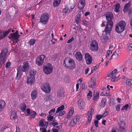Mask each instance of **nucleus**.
<instances>
[{
    "label": "nucleus",
    "instance_id": "f257e3e1",
    "mask_svg": "<svg viewBox=\"0 0 132 132\" xmlns=\"http://www.w3.org/2000/svg\"><path fill=\"white\" fill-rule=\"evenodd\" d=\"M105 15L107 22L104 31L106 35L110 33L112 30L113 26L112 20L113 19L114 16L113 13L111 12H108Z\"/></svg>",
    "mask_w": 132,
    "mask_h": 132
},
{
    "label": "nucleus",
    "instance_id": "f03ea898",
    "mask_svg": "<svg viewBox=\"0 0 132 132\" xmlns=\"http://www.w3.org/2000/svg\"><path fill=\"white\" fill-rule=\"evenodd\" d=\"M63 64L65 68L70 70H72L75 69L76 65L74 60L69 57L65 59Z\"/></svg>",
    "mask_w": 132,
    "mask_h": 132
},
{
    "label": "nucleus",
    "instance_id": "7ed1b4c3",
    "mask_svg": "<svg viewBox=\"0 0 132 132\" xmlns=\"http://www.w3.org/2000/svg\"><path fill=\"white\" fill-rule=\"evenodd\" d=\"M29 67V64L27 62H26L23 63V65L22 66H20L17 69L18 72L16 77V79H18V77L19 75L20 77H21L22 73L23 72H26Z\"/></svg>",
    "mask_w": 132,
    "mask_h": 132
},
{
    "label": "nucleus",
    "instance_id": "20e7f679",
    "mask_svg": "<svg viewBox=\"0 0 132 132\" xmlns=\"http://www.w3.org/2000/svg\"><path fill=\"white\" fill-rule=\"evenodd\" d=\"M126 23L124 21H121L116 25L115 30L119 34L123 31L126 27Z\"/></svg>",
    "mask_w": 132,
    "mask_h": 132
},
{
    "label": "nucleus",
    "instance_id": "39448f33",
    "mask_svg": "<svg viewBox=\"0 0 132 132\" xmlns=\"http://www.w3.org/2000/svg\"><path fill=\"white\" fill-rule=\"evenodd\" d=\"M8 52V49L6 48L2 50L0 53V62H2L3 64H4L6 62Z\"/></svg>",
    "mask_w": 132,
    "mask_h": 132
},
{
    "label": "nucleus",
    "instance_id": "423d86ee",
    "mask_svg": "<svg viewBox=\"0 0 132 132\" xmlns=\"http://www.w3.org/2000/svg\"><path fill=\"white\" fill-rule=\"evenodd\" d=\"M49 19V15L47 13H45L42 14L40 18V22L43 25H45L48 22Z\"/></svg>",
    "mask_w": 132,
    "mask_h": 132
},
{
    "label": "nucleus",
    "instance_id": "0eeeda50",
    "mask_svg": "<svg viewBox=\"0 0 132 132\" xmlns=\"http://www.w3.org/2000/svg\"><path fill=\"white\" fill-rule=\"evenodd\" d=\"M90 48L91 51L94 52L97 51L98 49V42L96 40L92 41L90 44Z\"/></svg>",
    "mask_w": 132,
    "mask_h": 132
},
{
    "label": "nucleus",
    "instance_id": "6e6552de",
    "mask_svg": "<svg viewBox=\"0 0 132 132\" xmlns=\"http://www.w3.org/2000/svg\"><path fill=\"white\" fill-rule=\"evenodd\" d=\"M53 70L52 65L50 63H48L43 68V71L45 73L49 74L51 73L52 71Z\"/></svg>",
    "mask_w": 132,
    "mask_h": 132
},
{
    "label": "nucleus",
    "instance_id": "1a4fd4ad",
    "mask_svg": "<svg viewBox=\"0 0 132 132\" xmlns=\"http://www.w3.org/2000/svg\"><path fill=\"white\" fill-rule=\"evenodd\" d=\"M45 56L44 54H42L38 56L36 60V64L39 66H42L44 62Z\"/></svg>",
    "mask_w": 132,
    "mask_h": 132
},
{
    "label": "nucleus",
    "instance_id": "9d476101",
    "mask_svg": "<svg viewBox=\"0 0 132 132\" xmlns=\"http://www.w3.org/2000/svg\"><path fill=\"white\" fill-rule=\"evenodd\" d=\"M41 89L46 93H49L51 91V88L48 83H43L41 86Z\"/></svg>",
    "mask_w": 132,
    "mask_h": 132
},
{
    "label": "nucleus",
    "instance_id": "9b49d317",
    "mask_svg": "<svg viewBox=\"0 0 132 132\" xmlns=\"http://www.w3.org/2000/svg\"><path fill=\"white\" fill-rule=\"evenodd\" d=\"M81 116H76L71 120L70 122H69V126H74L75 125L78 121L80 120Z\"/></svg>",
    "mask_w": 132,
    "mask_h": 132
},
{
    "label": "nucleus",
    "instance_id": "f8f14e48",
    "mask_svg": "<svg viewBox=\"0 0 132 132\" xmlns=\"http://www.w3.org/2000/svg\"><path fill=\"white\" fill-rule=\"evenodd\" d=\"M85 58L87 64H90L92 62V58L91 55L88 53H86L85 56Z\"/></svg>",
    "mask_w": 132,
    "mask_h": 132
},
{
    "label": "nucleus",
    "instance_id": "ddd939ff",
    "mask_svg": "<svg viewBox=\"0 0 132 132\" xmlns=\"http://www.w3.org/2000/svg\"><path fill=\"white\" fill-rule=\"evenodd\" d=\"M94 112V110L93 108H92L91 110L89 111L88 113L87 116V121L86 122V123L87 124L90 123L92 119V114H93Z\"/></svg>",
    "mask_w": 132,
    "mask_h": 132
},
{
    "label": "nucleus",
    "instance_id": "4468645a",
    "mask_svg": "<svg viewBox=\"0 0 132 132\" xmlns=\"http://www.w3.org/2000/svg\"><path fill=\"white\" fill-rule=\"evenodd\" d=\"M85 5V0H80L78 3V8L79 10H81L84 9Z\"/></svg>",
    "mask_w": 132,
    "mask_h": 132
},
{
    "label": "nucleus",
    "instance_id": "2eb2a0df",
    "mask_svg": "<svg viewBox=\"0 0 132 132\" xmlns=\"http://www.w3.org/2000/svg\"><path fill=\"white\" fill-rule=\"evenodd\" d=\"M20 37V36H18L14 33L10 34L8 36V38L12 40H17Z\"/></svg>",
    "mask_w": 132,
    "mask_h": 132
},
{
    "label": "nucleus",
    "instance_id": "dca6fc26",
    "mask_svg": "<svg viewBox=\"0 0 132 132\" xmlns=\"http://www.w3.org/2000/svg\"><path fill=\"white\" fill-rule=\"evenodd\" d=\"M35 77H29L27 80V83L31 85H33L35 82Z\"/></svg>",
    "mask_w": 132,
    "mask_h": 132
},
{
    "label": "nucleus",
    "instance_id": "f3484780",
    "mask_svg": "<svg viewBox=\"0 0 132 132\" xmlns=\"http://www.w3.org/2000/svg\"><path fill=\"white\" fill-rule=\"evenodd\" d=\"M78 104L79 106L82 108L85 105V103L84 100L82 99H80L78 101Z\"/></svg>",
    "mask_w": 132,
    "mask_h": 132
},
{
    "label": "nucleus",
    "instance_id": "a211bd4d",
    "mask_svg": "<svg viewBox=\"0 0 132 132\" xmlns=\"http://www.w3.org/2000/svg\"><path fill=\"white\" fill-rule=\"evenodd\" d=\"M131 1H129L125 5L123 10V12H128V9L131 6Z\"/></svg>",
    "mask_w": 132,
    "mask_h": 132
},
{
    "label": "nucleus",
    "instance_id": "6ab92c4d",
    "mask_svg": "<svg viewBox=\"0 0 132 132\" xmlns=\"http://www.w3.org/2000/svg\"><path fill=\"white\" fill-rule=\"evenodd\" d=\"M5 101L2 99L0 100V112L3 110L5 105Z\"/></svg>",
    "mask_w": 132,
    "mask_h": 132
},
{
    "label": "nucleus",
    "instance_id": "aec40b11",
    "mask_svg": "<svg viewBox=\"0 0 132 132\" xmlns=\"http://www.w3.org/2000/svg\"><path fill=\"white\" fill-rule=\"evenodd\" d=\"M107 103V99L106 98H102L101 101V102L100 105V107L102 108L104 107L105 104Z\"/></svg>",
    "mask_w": 132,
    "mask_h": 132
},
{
    "label": "nucleus",
    "instance_id": "412c9836",
    "mask_svg": "<svg viewBox=\"0 0 132 132\" xmlns=\"http://www.w3.org/2000/svg\"><path fill=\"white\" fill-rule=\"evenodd\" d=\"M76 57L77 60L79 61H81L82 59V54L80 52H77L76 53Z\"/></svg>",
    "mask_w": 132,
    "mask_h": 132
},
{
    "label": "nucleus",
    "instance_id": "4be33fe9",
    "mask_svg": "<svg viewBox=\"0 0 132 132\" xmlns=\"http://www.w3.org/2000/svg\"><path fill=\"white\" fill-rule=\"evenodd\" d=\"M17 116L16 113L15 111H13L11 112L10 115V118L12 120H15Z\"/></svg>",
    "mask_w": 132,
    "mask_h": 132
},
{
    "label": "nucleus",
    "instance_id": "5701e85b",
    "mask_svg": "<svg viewBox=\"0 0 132 132\" xmlns=\"http://www.w3.org/2000/svg\"><path fill=\"white\" fill-rule=\"evenodd\" d=\"M31 96L32 100H34L37 97V92L36 90H33L31 94Z\"/></svg>",
    "mask_w": 132,
    "mask_h": 132
},
{
    "label": "nucleus",
    "instance_id": "b1692460",
    "mask_svg": "<svg viewBox=\"0 0 132 132\" xmlns=\"http://www.w3.org/2000/svg\"><path fill=\"white\" fill-rule=\"evenodd\" d=\"M61 0H54L53 5L54 7H55L59 6L61 2Z\"/></svg>",
    "mask_w": 132,
    "mask_h": 132
},
{
    "label": "nucleus",
    "instance_id": "393cba45",
    "mask_svg": "<svg viewBox=\"0 0 132 132\" xmlns=\"http://www.w3.org/2000/svg\"><path fill=\"white\" fill-rule=\"evenodd\" d=\"M126 84L127 86L132 87V79H127L126 80Z\"/></svg>",
    "mask_w": 132,
    "mask_h": 132
},
{
    "label": "nucleus",
    "instance_id": "a878e982",
    "mask_svg": "<svg viewBox=\"0 0 132 132\" xmlns=\"http://www.w3.org/2000/svg\"><path fill=\"white\" fill-rule=\"evenodd\" d=\"M99 93H96L93 95V97L92 99L94 101H97V99L99 97Z\"/></svg>",
    "mask_w": 132,
    "mask_h": 132
},
{
    "label": "nucleus",
    "instance_id": "bb28decb",
    "mask_svg": "<svg viewBox=\"0 0 132 132\" xmlns=\"http://www.w3.org/2000/svg\"><path fill=\"white\" fill-rule=\"evenodd\" d=\"M109 91L108 90H104L102 92L101 94L100 95L101 96H108L109 95Z\"/></svg>",
    "mask_w": 132,
    "mask_h": 132
},
{
    "label": "nucleus",
    "instance_id": "cd10ccee",
    "mask_svg": "<svg viewBox=\"0 0 132 132\" xmlns=\"http://www.w3.org/2000/svg\"><path fill=\"white\" fill-rule=\"evenodd\" d=\"M96 82L95 81L91 80L89 83V86L90 88L94 87L95 85Z\"/></svg>",
    "mask_w": 132,
    "mask_h": 132
},
{
    "label": "nucleus",
    "instance_id": "c85d7f7f",
    "mask_svg": "<svg viewBox=\"0 0 132 132\" xmlns=\"http://www.w3.org/2000/svg\"><path fill=\"white\" fill-rule=\"evenodd\" d=\"M36 73V71L35 70H31L30 72V77H31L32 78L35 77V75Z\"/></svg>",
    "mask_w": 132,
    "mask_h": 132
},
{
    "label": "nucleus",
    "instance_id": "c756f323",
    "mask_svg": "<svg viewBox=\"0 0 132 132\" xmlns=\"http://www.w3.org/2000/svg\"><path fill=\"white\" fill-rule=\"evenodd\" d=\"M71 11L70 10L66 7L63 9V13L65 15H67Z\"/></svg>",
    "mask_w": 132,
    "mask_h": 132
},
{
    "label": "nucleus",
    "instance_id": "7c9ffc66",
    "mask_svg": "<svg viewBox=\"0 0 132 132\" xmlns=\"http://www.w3.org/2000/svg\"><path fill=\"white\" fill-rule=\"evenodd\" d=\"M80 14H77L76 16L75 19V22L77 24H78L80 22Z\"/></svg>",
    "mask_w": 132,
    "mask_h": 132
},
{
    "label": "nucleus",
    "instance_id": "2f4dec72",
    "mask_svg": "<svg viewBox=\"0 0 132 132\" xmlns=\"http://www.w3.org/2000/svg\"><path fill=\"white\" fill-rule=\"evenodd\" d=\"M64 108V106L62 105L60 107H58L57 108V110L56 111V113H57L60 111L63 110Z\"/></svg>",
    "mask_w": 132,
    "mask_h": 132
},
{
    "label": "nucleus",
    "instance_id": "473e14b6",
    "mask_svg": "<svg viewBox=\"0 0 132 132\" xmlns=\"http://www.w3.org/2000/svg\"><path fill=\"white\" fill-rule=\"evenodd\" d=\"M117 72V70L116 69H114L108 75L107 77H110L113 75L114 74H115Z\"/></svg>",
    "mask_w": 132,
    "mask_h": 132
},
{
    "label": "nucleus",
    "instance_id": "72a5a7b5",
    "mask_svg": "<svg viewBox=\"0 0 132 132\" xmlns=\"http://www.w3.org/2000/svg\"><path fill=\"white\" fill-rule=\"evenodd\" d=\"M120 5L119 3H117L115 5V9L114 11L116 12H118L119 11V9L120 8Z\"/></svg>",
    "mask_w": 132,
    "mask_h": 132
},
{
    "label": "nucleus",
    "instance_id": "f704fd0d",
    "mask_svg": "<svg viewBox=\"0 0 132 132\" xmlns=\"http://www.w3.org/2000/svg\"><path fill=\"white\" fill-rule=\"evenodd\" d=\"M26 108V106L25 104L24 103L22 104L20 107V109L22 111L24 112L25 111Z\"/></svg>",
    "mask_w": 132,
    "mask_h": 132
},
{
    "label": "nucleus",
    "instance_id": "c9c22d12",
    "mask_svg": "<svg viewBox=\"0 0 132 132\" xmlns=\"http://www.w3.org/2000/svg\"><path fill=\"white\" fill-rule=\"evenodd\" d=\"M36 40L35 39H31L29 42V43L30 45H33L36 42Z\"/></svg>",
    "mask_w": 132,
    "mask_h": 132
},
{
    "label": "nucleus",
    "instance_id": "e433bc0d",
    "mask_svg": "<svg viewBox=\"0 0 132 132\" xmlns=\"http://www.w3.org/2000/svg\"><path fill=\"white\" fill-rule=\"evenodd\" d=\"M92 96V92L90 90L89 91V93L87 95V98L88 100H89L91 99Z\"/></svg>",
    "mask_w": 132,
    "mask_h": 132
},
{
    "label": "nucleus",
    "instance_id": "4c0bfd02",
    "mask_svg": "<svg viewBox=\"0 0 132 132\" xmlns=\"http://www.w3.org/2000/svg\"><path fill=\"white\" fill-rule=\"evenodd\" d=\"M32 114L30 115V117L31 118H34L37 113L34 111H31Z\"/></svg>",
    "mask_w": 132,
    "mask_h": 132
},
{
    "label": "nucleus",
    "instance_id": "58836bf2",
    "mask_svg": "<svg viewBox=\"0 0 132 132\" xmlns=\"http://www.w3.org/2000/svg\"><path fill=\"white\" fill-rule=\"evenodd\" d=\"M9 128V126H8L6 125H5L3 126L2 127L0 130V132H4V130L8 128Z\"/></svg>",
    "mask_w": 132,
    "mask_h": 132
},
{
    "label": "nucleus",
    "instance_id": "ea45409f",
    "mask_svg": "<svg viewBox=\"0 0 132 132\" xmlns=\"http://www.w3.org/2000/svg\"><path fill=\"white\" fill-rule=\"evenodd\" d=\"M11 29H9L7 31H6L4 32L3 33V34L4 35V36L5 37L6 36H7L8 34L11 31Z\"/></svg>",
    "mask_w": 132,
    "mask_h": 132
},
{
    "label": "nucleus",
    "instance_id": "a19ab883",
    "mask_svg": "<svg viewBox=\"0 0 132 132\" xmlns=\"http://www.w3.org/2000/svg\"><path fill=\"white\" fill-rule=\"evenodd\" d=\"M115 103V100L113 98H111L110 100L109 104L112 105H114Z\"/></svg>",
    "mask_w": 132,
    "mask_h": 132
},
{
    "label": "nucleus",
    "instance_id": "79ce46f5",
    "mask_svg": "<svg viewBox=\"0 0 132 132\" xmlns=\"http://www.w3.org/2000/svg\"><path fill=\"white\" fill-rule=\"evenodd\" d=\"M53 114H51L49 115V117H47V118H48V120L50 121H52L54 118V117L52 116Z\"/></svg>",
    "mask_w": 132,
    "mask_h": 132
},
{
    "label": "nucleus",
    "instance_id": "37998d69",
    "mask_svg": "<svg viewBox=\"0 0 132 132\" xmlns=\"http://www.w3.org/2000/svg\"><path fill=\"white\" fill-rule=\"evenodd\" d=\"M129 107V105L128 104H126L123 107L121 108V111L123 110H127L128 109Z\"/></svg>",
    "mask_w": 132,
    "mask_h": 132
},
{
    "label": "nucleus",
    "instance_id": "c03bdc74",
    "mask_svg": "<svg viewBox=\"0 0 132 132\" xmlns=\"http://www.w3.org/2000/svg\"><path fill=\"white\" fill-rule=\"evenodd\" d=\"M119 130L121 132H123L125 130V127H122L121 125L120 126L119 128Z\"/></svg>",
    "mask_w": 132,
    "mask_h": 132
},
{
    "label": "nucleus",
    "instance_id": "a18cd8bd",
    "mask_svg": "<svg viewBox=\"0 0 132 132\" xmlns=\"http://www.w3.org/2000/svg\"><path fill=\"white\" fill-rule=\"evenodd\" d=\"M112 51H107L106 54L105 55L106 58H108L109 57V55L112 53Z\"/></svg>",
    "mask_w": 132,
    "mask_h": 132
},
{
    "label": "nucleus",
    "instance_id": "49530a36",
    "mask_svg": "<svg viewBox=\"0 0 132 132\" xmlns=\"http://www.w3.org/2000/svg\"><path fill=\"white\" fill-rule=\"evenodd\" d=\"M127 50L128 51L132 50V44H130L127 47Z\"/></svg>",
    "mask_w": 132,
    "mask_h": 132
},
{
    "label": "nucleus",
    "instance_id": "de8ad7c7",
    "mask_svg": "<svg viewBox=\"0 0 132 132\" xmlns=\"http://www.w3.org/2000/svg\"><path fill=\"white\" fill-rule=\"evenodd\" d=\"M118 80L117 78L116 77L114 76L112 77L111 81L112 82H115Z\"/></svg>",
    "mask_w": 132,
    "mask_h": 132
},
{
    "label": "nucleus",
    "instance_id": "09e8293b",
    "mask_svg": "<svg viewBox=\"0 0 132 132\" xmlns=\"http://www.w3.org/2000/svg\"><path fill=\"white\" fill-rule=\"evenodd\" d=\"M44 119H42L41 120H40L39 122V125L41 127H43L44 126H45V125L44 124V123L43 122Z\"/></svg>",
    "mask_w": 132,
    "mask_h": 132
},
{
    "label": "nucleus",
    "instance_id": "8fccbe9b",
    "mask_svg": "<svg viewBox=\"0 0 132 132\" xmlns=\"http://www.w3.org/2000/svg\"><path fill=\"white\" fill-rule=\"evenodd\" d=\"M31 111L30 110L29 108H27L26 109V111L27 112V113L28 114H27L26 115V116H29V115L31 114Z\"/></svg>",
    "mask_w": 132,
    "mask_h": 132
},
{
    "label": "nucleus",
    "instance_id": "3c124183",
    "mask_svg": "<svg viewBox=\"0 0 132 132\" xmlns=\"http://www.w3.org/2000/svg\"><path fill=\"white\" fill-rule=\"evenodd\" d=\"M120 122L119 123V126H120L121 125L122 127H125V121H120Z\"/></svg>",
    "mask_w": 132,
    "mask_h": 132
},
{
    "label": "nucleus",
    "instance_id": "603ef678",
    "mask_svg": "<svg viewBox=\"0 0 132 132\" xmlns=\"http://www.w3.org/2000/svg\"><path fill=\"white\" fill-rule=\"evenodd\" d=\"M102 117V116L101 115H97L96 116V118L98 121L100 120Z\"/></svg>",
    "mask_w": 132,
    "mask_h": 132
},
{
    "label": "nucleus",
    "instance_id": "864d4df0",
    "mask_svg": "<svg viewBox=\"0 0 132 132\" xmlns=\"http://www.w3.org/2000/svg\"><path fill=\"white\" fill-rule=\"evenodd\" d=\"M74 112V111L73 109V108H71L70 109L68 113L72 116L73 115Z\"/></svg>",
    "mask_w": 132,
    "mask_h": 132
},
{
    "label": "nucleus",
    "instance_id": "5fc2aeb1",
    "mask_svg": "<svg viewBox=\"0 0 132 132\" xmlns=\"http://www.w3.org/2000/svg\"><path fill=\"white\" fill-rule=\"evenodd\" d=\"M108 114V112L105 110L102 116L103 117H105L107 116Z\"/></svg>",
    "mask_w": 132,
    "mask_h": 132
},
{
    "label": "nucleus",
    "instance_id": "6e6d98bb",
    "mask_svg": "<svg viewBox=\"0 0 132 132\" xmlns=\"http://www.w3.org/2000/svg\"><path fill=\"white\" fill-rule=\"evenodd\" d=\"M99 65L100 64L99 63L98 64H97L95 66L93 67L92 68V69L93 70L95 71L98 68Z\"/></svg>",
    "mask_w": 132,
    "mask_h": 132
},
{
    "label": "nucleus",
    "instance_id": "4d7b16f0",
    "mask_svg": "<svg viewBox=\"0 0 132 132\" xmlns=\"http://www.w3.org/2000/svg\"><path fill=\"white\" fill-rule=\"evenodd\" d=\"M94 122L95 124V127H98V121L96 120H94Z\"/></svg>",
    "mask_w": 132,
    "mask_h": 132
},
{
    "label": "nucleus",
    "instance_id": "13d9d810",
    "mask_svg": "<svg viewBox=\"0 0 132 132\" xmlns=\"http://www.w3.org/2000/svg\"><path fill=\"white\" fill-rule=\"evenodd\" d=\"M118 56V54L116 52V51L112 55V56H114V58H117Z\"/></svg>",
    "mask_w": 132,
    "mask_h": 132
},
{
    "label": "nucleus",
    "instance_id": "bf43d9fd",
    "mask_svg": "<svg viewBox=\"0 0 132 132\" xmlns=\"http://www.w3.org/2000/svg\"><path fill=\"white\" fill-rule=\"evenodd\" d=\"M11 65V62L9 61L7 62L5 65V67L6 68H8L9 66H10Z\"/></svg>",
    "mask_w": 132,
    "mask_h": 132
},
{
    "label": "nucleus",
    "instance_id": "052dcab7",
    "mask_svg": "<svg viewBox=\"0 0 132 132\" xmlns=\"http://www.w3.org/2000/svg\"><path fill=\"white\" fill-rule=\"evenodd\" d=\"M55 111V109L53 108L51 109L50 111L49 112V114H53V113H54Z\"/></svg>",
    "mask_w": 132,
    "mask_h": 132
},
{
    "label": "nucleus",
    "instance_id": "680f3d73",
    "mask_svg": "<svg viewBox=\"0 0 132 132\" xmlns=\"http://www.w3.org/2000/svg\"><path fill=\"white\" fill-rule=\"evenodd\" d=\"M74 39V38L73 37H72L70 39H69L67 42V43H69L72 42L73 40Z\"/></svg>",
    "mask_w": 132,
    "mask_h": 132
},
{
    "label": "nucleus",
    "instance_id": "e2e57ef3",
    "mask_svg": "<svg viewBox=\"0 0 132 132\" xmlns=\"http://www.w3.org/2000/svg\"><path fill=\"white\" fill-rule=\"evenodd\" d=\"M5 37V36H4V35L2 32L0 33V39H3Z\"/></svg>",
    "mask_w": 132,
    "mask_h": 132
},
{
    "label": "nucleus",
    "instance_id": "0e129e2a",
    "mask_svg": "<svg viewBox=\"0 0 132 132\" xmlns=\"http://www.w3.org/2000/svg\"><path fill=\"white\" fill-rule=\"evenodd\" d=\"M54 121V120L53 121L52 124L53 126L55 127L56 126L58 125L59 123L58 122H53Z\"/></svg>",
    "mask_w": 132,
    "mask_h": 132
},
{
    "label": "nucleus",
    "instance_id": "69168bd1",
    "mask_svg": "<svg viewBox=\"0 0 132 132\" xmlns=\"http://www.w3.org/2000/svg\"><path fill=\"white\" fill-rule=\"evenodd\" d=\"M15 132H20V130L18 126H16V130Z\"/></svg>",
    "mask_w": 132,
    "mask_h": 132
},
{
    "label": "nucleus",
    "instance_id": "338daca9",
    "mask_svg": "<svg viewBox=\"0 0 132 132\" xmlns=\"http://www.w3.org/2000/svg\"><path fill=\"white\" fill-rule=\"evenodd\" d=\"M106 23V22L104 21H103L102 23L101 24V26L102 27H104L105 25V24Z\"/></svg>",
    "mask_w": 132,
    "mask_h": 132
},
{
    "label": "nucleus",
    "instance_id": "774afa93",
    "mask_svg": "<svg viewBox=\"0 0 132 132\" xmlns=\"http://www.w3.org/2000/svg\"><path fill=\"white\" fill-rule=\"evenodd\" d=\"M87 87L86 84L85 83H83L82 85V88L83 89H84Z\"/></svg>",
    "mask_w": 132,
    "mask_h": 132
}]
</instances>
